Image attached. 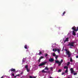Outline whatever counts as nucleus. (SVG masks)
Returning <instances> with one entry per match:
<instances>
[{
  "mask_svg": "<svg viewBox=\"0 0 78 78\" xmlns=\"http://www.w3.org/2000/svg\"><path fill=\"white\" fill-rule=\"evenodd\" d=\"M55 63H57L58 64V66H61V64H62V62H63V60L62 59L60 62H59L58 60H55Z\"/></svg>",
  "mask_w": 78,
  "mask_h": 78,
  "instance_id": "f257e3e1",
  "label": "nucleus"
},
{
  "mask_svg": "<svg viewBox=\"0 0 78 78\" xmlns=\"http://www.w3.org/2000/svg\"><path fill=\"white\" fill-rule=\"evenodd\" d=\"M66 51H67L66 52V54L68 56V57L70 58V56H71V54H70V51H67V50Z\"/></svg>",
  "mask_w": 78,
  "mask_h": 78,
  "instance_id": "f03ea898",
  "label": "nucleus"
},
{
  "mask_svg": "<svg viewBox=\"0 0 78 78\" xmlns=\"http://www.w3.org/2000/svg\"><path fill=\"white\" fill-rule=\"evenodd\" d=\"M46 63H47V62H43V63L40 64L38 66H44V65H45V64H46Z\"/></svg>",
  "mask_w": 78,
  "mask_h": 78,
  "instance_id": "7ed1b4c3",
  "label": "nucleus"
},
{
  "mask_svg": "<svg viewBox=\"0 0 78 78\" xmlns=\"http://www.w3.org/2000/svg\"><path fill=\"white\" fill-rule=\"evenodd\" d=\"M25 68L26 69V70H27V72H30V70H29V69H28V65H26L25 66Z\"/></svg>",
  "mask_w": 78,
  "mask_h": 78,
  "instance_id": "20e7f679",
  "label": "nucleus"
},
{
  "mask_svg": "<svg viewBox=\"0 0 78 78\" xmlns=\"http://www.w3.org/2000/svg\"><path fill=\"white\" fill-rule=\"evenodd\" d=\"M73 44L74 42H71L69 43L68 45H69L70 47H73Z\"/></svg>",
  "mask_w": 78,
  "mask_h": 78,
  "instance_id": "39448f33",
  "label": "nucleus"
},
{
  "mask_svg": "<svg viewBox=\"0 0 78 78\" xmlns=\"http://www.w3.org/2000/svg\"><path fill=\"white\" fill-rule=\"evenodd\" d=\"M49 62H53V61H54V59H53V58H51L49 59Z\"/></svg>",
  "mask_w": 78,
  "mask_h": 78,
  "instance_id": "423d86ee",
  "label": "nucleus"
},
{
  "mask_svg": "<svg viewBox=\"0 0 78 78\" xmlns=\"http://www.w3.org/2000/svg\"><path fill=\"white\" fill-rule=\"evenodd\" d=\"M10 71H11V72H16V69L11 68V69L9 70V72H10Z\"/></svg>",
  "mask_w": 78,
  "mask_h": 78,
  "instance_id": "0eeeda50",
  "label": "nucleus"
},
{
  "mask_svg": "<svg viewBox=\"0 0 78 78\" xmlns=\"http://www.w3.org/2000/svg\"><path fill=\"white\" fill-rule=\"evenodd\" d=\"M76 28L75 26L73 27H72V30H73L74 31H77V30L75 29Z\"/></svg>",
  "mask_w": 78,
  "mask_h": 78,
  "instance_id": "6e6552de",
  "label": "nucleus"
},
{
  "mask_svg": "<svg viewBox=\"0 0 78 78\" xmlns=\"http://www.w3.org/2000/svg\"><path fill=\"white\" fill-rule=\"evenodd\" d=\"M70 70H71V73L72 74L73 73H74L75 72L73 70V68H71L70 69Z\"/></svg>",
  "mask_w": 78,
  "mask_h": 78,
  "instance_id": "1a4fd4ad",
  "label": "nucleus"
},
{
  "mask_svg": "<svg viewBox=\"0 0 78 78\" xmlns=\"http://www.w3.org/2000/svg\"><path fill=\"white\" fill-rule=\"evenodd\" d=\"M67 41H69V38H66V39L64 40V43H66V42H67Z\"/></svg>",
  "mask_w": 78,
  "mask_h": 78,
  "instance_id": "9d476101",
  "label": "nucleus"
},
{
  "mask_svg": "<svg viewBox=\"0 0 78 78\" xmlns=\"http://www.w3.org/2000/svg\"><path fill=\"white\" fill-rule=\"evenodd\" d=\"M73 35H74V36H75V35H76V33H75V31H73Z\"/></svg>",
  "mask_w": 78,
  "mask_h": 78,
  "instance_id": "9b49d317",
  "label": "nucleus"
},
{
  "mask_svg": "<svg viewBox=\"0 0 78 78\" xmlns=\"http://www.w3.org/2000/svg\"><path fill=\"white\" fill-rule=\"evenodd\" d=\"M42 73H47V72H46V71H45V70H44V69H43L42 71Z\"/></svg>",
  "mask_w": 78,
  "mask_h": 78,
  "instance_id": "f8f14e48",
  "label": "nucleus"
},
{
  "mask_svg": "<svg viewBox=\"0 0 78 78\" xmlns=\"http://www.w3.org/2000/svg\"><path fill=\"white\" fill-rule=\"evenodd\" d=\"M44 70H48V68L47 67H45L44 68Z\"/></svg>",
  "mask_w": 78,
  "mask_h": 78,
  "instance_id": "ddd939ff",
  "label": "nucleus"
},
{
  "mask_svg": "<svg viewBox=\"0 0 78 78\" xmlns=\"http://www.w3.org/2000/svg\"><path fill=\"white\" fill-rule=\"evenodd\" d=\"M52 55H53V56H56V54H55V53H53L52 54Z\"/></svg>",
  "mask_w": 78,
  "mask_h": 78,
  "instance_id": "4468645a",
  "label": "nucleus"
},
{
  "mask_svg": "<svg viewBox=\"0 0 78 78\" xmlns=\"http://www.w3.org/2000/svg\"><path fill=\"white\" fill-rule=\"evenodd\" d=\"M64 69H68V66H65L64 67Z\"/></svg>",
  "mask_w": 78,
  "mask_h": 78,
  "instance_id": "2eb2a0df",
  "label": "nucleus"
},
{
  "mask_svg": "<svg viewBox=\"0 0 78 78\" xmlns=\"http://www.w3.org/2000/svg\"><path fill=\"white\" fill-rule=\"evenodd\" d=\"M24 48H26V49H27V48H27V45H25L24 46Z\"/></svg>",
  "mask_w": 78,
  "mask_h": 78,
  "instance_id": "dca6fc26",
  "label": "nucleus"
},
{
  "mask_svg": "<svg viewBox=\"0 0 78 78\" xmlns=\"http://www.w3.org/2000/svg\"><path fill=\"white\" fill-rule=\"evenodd\" d=\"M58 55H56L55 56V58L56 59H57L58 58Z\"/></svg>",
  "mask_w": 78,
  "mask_h": 78,
  "instance_id": "f3484780",
  "label": "nucleus"
},
{
  "mask_svg": "<svg viewBox=\"0 0 78 78\" xmlns=\"http://www.w3.org/2000/svg\"><path fill=\"white\" fill-rule=\"evenodd\" d=\"M41 54H42V52H41V51H40L39 53L38 54V55H41Z\"/></svg>",
  "mask_w": 78,
  "mask_h": 78,
  "instance_id": "a211bd4d",
  "label": "nucleus"
},
{
  "mask_svg": "<svg viewBox=\"0 0 78 78\" xmlns=\"http://www.w3.org/2000/svg\"><path fill=\"white\" fill-rule=\"evenodd\" d=\"M70 61H71V62H73V60H72V58H70Z\"/></svg>",
  "mask_w": 78,
  "mask_h": 78,
  "instance_id": "6ab92c4d",
  "label": "nucleus"
},
{
  "mask_svg": "<svg viewBox=\"0 0 78 78\" xmlns=\"http://www.w3.org/2000/svg\"><path fill=\"white\" fill-rule=\"evenodd\" d=\"M58 72H61V69H60L59 70H58Z\"/></svg>",
  "mask_w": 78,
  "mask_h": 78,
  "instance_id": "aec40b11",
  "label": "nucleus"
},
{
  "mask_svg": "<svg viewBox=\"0 0 78 78\" xmlns=\"http://www.w3.org/2000/svg\"><path fill=\"white\" fill-rule=\"evenodd\" d=\"M43 58H44V57H43V56H41L40 57V59H43Z\"/></svg>",
  "mask_w": 78,
  "mask_h": 78,
  "instance_id": "412c9836",
  "label": "nucleus"
},
{
  "mask_svg": "<svg viewBox=\"0 0 78 78\" xmlns=\"http://www.w3.org/2000/svg\"><path fill=\"white\" fill-rule=\"evenodd\" d=\"M68 72V70L67 69H66L65 71V73H67Z\"/></svg>",
  "mask_w": 78,
  "mask_h": 78,
  "instance_id": "4be33fe9",
  "label": "nucleus"
},
{
  "mask_svg": "<svg viewBox=\"0 0 78 78\" xmlns=\"http://www.w3.org/2000/svg\"><path fill=\"white\" fill-rule=\"evenodd\" d=\"M77 74V73H74V75H76Z\"/></svg>",
  "mask_w": 78,
  "mask_h": 78,
  "instance_id": "5701e85b",
  "label": "nucleus"
},
{
  "mask_svg": "<svg viewBox=\"0 0 78 78\" xmlns=\"http://www.w3.org/2000/svg\"><path fill=\"white\" fill-rule=\"evenodd\" d=\"M66 14V12H63V15H62V16H63V15H64V14Z\"/></svg>",
  "mask_w": 78,
  "mask_h": 78,
  "instance_id": "b1692460",
  "label": "nucleus"
},
{
  "mask_svg": "<svg viewBox=\"0 0 78 78\" xmlns=\"http://www.w3.org/2000/svg\"><path fill=\"white\" fill-rule=\"evenodd\" d=\"M57 51L58 53H59V51H60V49H57Z\"/></svg>",
  "mask_w": 78,
  "mask_h": 78,
  "instance_id": "393cba45",
  "label": "nucleus"
},
{
  "mask_svg": "<svg viewBox=\"0 0 78 78\" xmlns=\"http://www.w3.org/2000/svg\"><path fill=\"white\" fill-rule=\"evenodd\" d=\"M41 58H39L38 60V62H40V61H41Z\"/></svg>",
  "mask_w": 78,
  "mask_h": 78,
  "instance_id": "a878e982",
  "label": "nucleus"
},
{
  "mask_svg": "<svg viewBox=\"0 0 78 78\" xmlns=\"http://www.w3.org/2000/svg\"><path fill=\"white\" fill-rule=\"evenodd\" d=\"M55 51H58V49L56 48H55Z\"/></svg>",
  "mask_w": 78,
  "mask_h": 78,
  "instance_id": "bb28decb",
  "label": "nucleus"
},
{
  "mask_svg": "<svg viewBox=\"0 0 78 78\" xmlns=\"http://www.w3.org/2000/svg\"><path fill=\"white\" fill-rule=\"evenodd\" d=\"M50 69H51V71L52 70V69H53V68L51 67V68H50Z\"/></svg>",
  "mask_w": 78,
  "mask_h": 78,
  "instance_id": "cd10ccee",
  "label": "nucleus"
},
{
  "mask_svg": "<svg viewBox=\"0 0 78 78\" xmlns=\"http://www.w3.org/2000/svg\"><path fill=\"white\" fill-rule=\"evenodd\" d=\"M48 56V54H46L45 55V57H46V56Z\"/></svg>",
  "mask_w": 78,
  "mask_h": 78,
  "instance_id": "c85d7f7f",
  "label": "nucleus"
},
{
  "mask_svg": "<svg viewBox=\"0 0 78 78\" xmlns=\"http://www.w3.org/2000/svg\"><path fill=\"white\" fill-rule=\"evenodd\" d=\"M64 74H65V73H62V75H64Z\"/></svg>",
  "mask_w": 78,
  "mask_h": 78,
  "instance_id": "c756f323",
  "label": "nucleus"
},
{
  "mask_svg": "<svg viewBox=\"0 0 78 78\" xmlns=\"http://www.w3.org/2000/svg\"><path fill=\"white\" fill-rule=\"evenodd\" d=\"M29 78H33V77L32 76H29Z\"/></svg>",
  "mask_w": 78,
  "mask_h": 78,
  "instance_id": "7c9ffc66",
  "label": "nucleus"
},
{
  "mask_svg": "<svg viewBox=\"0 0 78 78\" xmlns=\"http://www.w3.org/2000/svg\"><path fill=\"white\" fill-rule=\"evenodd\" d=\"M16 76H20V74H18V75H16Z\"/></svg>",
  "mask_w": 78,
  "mask_h": 78,
  "instance_id": "2f4dec72",
  "label": "nucleus"
},
{
  "mask_svg": "<svg viewBox=\"0 0 78 78\" xmlns=\"http://www.w3.org/2000/svg\"><path fill=\"white\" fill-rule=\"evenodd\" d=\"M76 58H78V55L76 56Z\"/></svg>",
  "mask_w": 78,
  "mask_h": 78,
  "instance_id": "473e14b6",
  "label": "nucleus"
},
{
  "mask_svg": "<svg viewBox=\"0 0 78 78\" xmlns=\"http://www.w3.org/2000/svg\"><path fill=\"white\" fill-rule=\"evenodd\" d=\"M12 76H14V73L12 74Z\"/></svg>",
  "mask_w": 78,
  "mask_h": 78,
  "instance_id": "72a5a7b5",
  "label": "nucleus"
},
{
  "mask_svg": "<svg viewBox=\"0 0 78 78\" xmlns=\"http://www.w3.org/2000/svg\"><path fill=\"white\" fill-rule=\"evenodd\" d=\"M55 49H53V51H55Z\"/></svg>",
  "mask_w": 78,
  "mask_h": 78,
  "instance_id": "f704fd0d",
  "label": "nucleus"
},
{
  "mask_svg": "<svg viewBox=\"0 0 78 78\" xmlns=\"http://www.w3.org/2000/svg\"><path fill=\"white\" fill-rule=\"evenodd\" d=\"M23 62H25V61L24 60V59L23 60Z\"/></svg>",
  "mask_w": 78,
  "mask_h": 78,
  "instance_id": "c9c22d12",
  "label": "nucleus"
},
{
  "mask_svg": "<svg viewBox=\"0 0 78 78\" xmlns=\"http://www.w3.org/2000/svg\"><path fill=\"white\" fill-rule=\"evenodd\" d=\"M67 66H69V64H67Z\"/></svg>",
  "mask_w": 78,
  "mask_h": 78,
  "instance_id": "e433bc0d",
  "label": "nucleus"
},
{
  "mask_svg": "<svg viewBox=\"0 0 78 78\" xmlns=\"http://www.w3.org/2000/svg\"><path fill=\"white\" fill-rule=\"evenodd\" d=\"M49 78H53V77H51V76H50V77H49Z\"/></svg>",
  "mask_w": 78,
  "mask_h": 78,
  "instance_id": "4c0bfd02",
  "label": "nucleus"
},
{
  "mask_svg": "<svg viewBox=\"0 0 78 78\" xmlns=\"http://www.w3.org/2000/svg\"><path fill=\"white\" fill-rule=\"evenodd\" d=\"M1 78H3V76H2Z\"/></svg>",
  "mask_w": 78,
  "mask_h": 78,
  "instance_id": "58836bf2",
  "label": "nucleus"
},
{
  "mask_svg": "<svg viewBox=\"0 0 78 78\" xmlns=\"http://www.w3.org/2000/svg\"><path fill=\"white\" fill-rule=\"evenodd\" d=\"M76 30H77V31H78V27H77V29H76Z\"/></svg>",
  "mask_w": 78,
  "mask_h": 78,
  "instance_id": "ea45409f",
  "label": "nucleus"
},
{
  "mask_svg": "<svg viewBox=\"0 0 78 78\" xmlns=\"http://www.w3.org/2000/svg\"><path fill=\"white\" fill-rule=\"evenodd\" d=\"M16 77H17V76H14V77H15V78H16Z\"/></svg>",
  "mask_w": 78,
  "mask_h": 78,
  "instance_id": "a19ab883",
  "label": "nucleus"
},
{
  "mask_svg": "<svg viewBox=\"0 0 78 78\" xmlns=\"http://www.w3.org/2000/svg\"><path fill=\"white\" fill-rule=\"evenodd\" d=\"M33 78H36V77L34 76V77H33Z\"/></svg>",
  "mask_w": 78,
  "mask_h": 78,
  "instance_id": "79ce46f5",
  "label": "nucleus"
},
{
  "mask_svg": "<svg viewBox=\"0 0 78 78\" xmlns=\"http://www.w3.org/2000/svg\"><path fill=\"white\" fill-rule=\"evenodd\" d=\"M23 74V73H21V74Z\"/></svg>",
  "mask_w": 78,
  "mask_h": 78,
  "instance_id": "37998d69",
  "label": "nucleus"
},
{
  "mask_svg": "<svg viewBox=\"0 0 78 78\" xmlns=\"http://www.w3.org/2000/svg\"><path fill=\"white\" fill-rule=\"evenodd\" d=\"M68 63L69 64H70V62H68Z\"/></svg>",
  "mask_w": 78,
  "mask_h": 78,
  "instance_id": "c03bdc74",
  "label": "nucleus"
},
{
  "mask_svg": "<svg viewBox=\"0 0 78 78\" xmlns=\"http://www.w3.org/2000/svg\"><path fill=\"white\" fill-rule=\"evenodd\" d=\"M68 78H70V77H68Z\"/></svg>",
  "mask_w": 78,
  "mask_h": 78,
  "instance_id": "a18cd8bd",
  "label": "nucleus"
}]
</instances>
